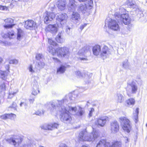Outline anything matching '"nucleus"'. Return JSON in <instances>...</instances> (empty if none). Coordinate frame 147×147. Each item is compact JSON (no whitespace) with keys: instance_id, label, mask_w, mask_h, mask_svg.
Masks as SVG:
<instances>
[{"instance_id":"obj_1","label":"nucleus","mask_w":147,"mask_h":147,"mask_svg":"<svg viewBox=\"0 0 147 147\" xmlns=\"http://www.w3.org/2000/svg\"><path fill=\"white\" fill-rule=\"evenodd\" d=\"M57 111L60 113V120L65 123H70L72 120V118L70 115L67 112V110L64 105L57 106Z\"/></svg>"},{"instance_id":"obj_2","label":"nucleus","mask_w":147,"mask_h":147,"mask_svg":"<svg viewBox=\"0 0 147 147\" xmlns=\"http://www.w3.org/2000/svg\"><path fill=\"white\" fill-rule=\"evenodd\" d=\"M93 131L91 133L88 134L84 130L81 131L79 136V140L80 141H91L94 140L98 136L97 132L95 131L93 128Z\"/></svg>"},{"instance_id":"obj_3","label":"nucleus","mask_w":147,"mask_h":147,"mask_svg":"<svg viewBox=\"0 0 147 147\" xmlns=\"http://www.w3.org/2000/svg\"><path fill=\"white\" fill-rule=\"evenodd\" d=\"M138 89V86L133 80H130L127 81L126 91L127 94L129 96H131V94H136Z\"/></svg>"},{"instance_id":"obj_4","label":"nucleus","mask_w":147,"mask_h":147,"mask_svg":"<svg viewBox=\"0 0 147 147\" xmlns=\"http://www.w3.org/2000/svg\"><path fill=\"white\" fill-rule=\"evenodd\" d=\"M115 16L118 22H123L125 25H126L130 23L131 19L127 13L122 14L119 12H117L115 13Z\"/></svg>"},{"instance_id":"obj_5","label":"nucleus","mask_w":147,"mask_h":147,"mask_svg":"<svg viewBox=\"0 0 147 147\" xmlns=\"http://www.w3.org/2000/svg\"><path fill=\"white\" fill-rule=\"evenodd\" d=\"M119 120L123 129L127 133H129L131 129L129 120L125 117H120Z\"/></svg>"},{"instance_id":"obj_6","label":"nucleus","mask_w":147,"mask_h":147,"mask_svg":"<svg viewBox=\"0 0 147 147\" xmlns=\"http://www.w3.org/2000/svg\"><path fill=\"white\" fill-rule=\"evenodd\" d=\"M102 145L105 147H121V143L120 142H116L111 145L110 143L107 142L106 140L101 139L98 143L96 147H100Z\"/></svg>"},{"instance_id":"obj_7","label":"nucleus","mask_w":147,"mask_h":147,"mask_svg":"<svg viewBox=\"0 0 147 147\" xmlns=\"http://www.w3.org/2000/svg\"><path fill=\"white\" fill-rule=\"evenodd\" d=\"M57 54L59 57L67 58L69 55V52L68 48L66 47H58L56 49Z\"/></svg>"},{"instance_id":"obj_8","label":"nucleus","mask_w":147,"mask_h":147,"mask_svg":"<svg viewBox=\"0 0 147 147\" xmlns=\"http://www.w3.org/2000/svg\"><path fill=\"white\" fill-rule=\"evenodd\" d=\"M77 96L78 95L77 94H75L74 93H70L68 95H66L65 97L63 100L58 101V103L59 106L62 105H64L65 106H67L66 105L67 103L68 98L70 100H74L77 97Z\"/></svg>"},{"instance_id":"obj_9","label":"nucleus","mask_w":147,"mask_h":147,"mask_svg":"<svg viewBox=\"0 0 147 147\" xmlns=\"http://www.w3.org/2000/svg\"><path fill=\"white\" fill-rule=\"evenodd\" d=\"M80 52L82 55H84V57H80L79 59L84 61H88L87 57L91 55L89 46H84L82 48Z\"/></svg>"},{"instance_id":"obj_10","label":"nucleus","mask_w":147,"mask_h":147,"mask_svg":"<svg viewBox=\"0 0 147 147\" xmlns=\"http://www.w3.org/2000/svg\"><path fill=\"white\" fill-rule=\"evenodd\" d=\"M58 101H59L57 100L55 103L52 102H47L44 105L45 108L49 109L51 113H56L57 111V109L58 108V107H57V106H59L58 103Z\"/></svg>"},{"instance_id":"obj_11","label":"nucleus","mask_w":147,"mask_h":147,"mask_svg":"<svg viewBox=\"0 0 147 147\" xmlns=\"http://www.w3.org/2000/svg\"><path fill=\"white\" fill-rule=\"evenodd\" d=\"M67 18V15L64 13L59 14L56 19V22L59 27H61L65 23Z\"/></svg>"},{"instance_id":"obj_12","label":"nucleus","mask_w":147,"mask_h":147,"mask_svg":"<svg viewBox=\"0 0 147 147\" xmlns=\"http://www.w3.org/2000/svg\"><path fill=\"white\" fill-rule=\"evenodd\" d=\"M127 5L129 7L132 9H134V11H135L136 13H138V14H140L142 13V10L135 3L133 2L132 0H127L126 2Z\"/></svg>"},{"instance_id":"obj_13","label":"nucleus","mask_w":147,"mask_h":147,"mask_svg":"<svg viewBox=\"0 0 147 147\" xmlns=\"http://www.w3.org/2000/svg\"><path fill=\"white\" fill-rule=\"evenodd\" d=\"M108 27L114 31L119 30V27L118 22L115 20L110 19L108 22Z\"/></svg>"},{"instance_id":"obj_14","label":"nucleus","mask_w":147,"mask_h":147,"mask_svg":"<svg viewBox=\"0 0 147 147\" xmlns=\"http://www.w3.org/2000/svg\"><path fill=\"white\" fill-rule=\"evenodd\" d=\"M55 17V15L54 13L47 11L44 16L45 23L47 24H48L53 20Z\"/></svg>"},{"instance_id":"obj_15","label":"nucleus","mask_w":147,"mask_h":147,"mask_svg":"<svg viewBox=\"0 0 147 147\" xmlns=\"http://www.w3.org/2000/svg\"><path fill=\"white\" fill-rule=\"evenodd\" d=\"M93 4L92 3L91 6H87L86 4H80L78 7V12L83 14H84L88 12V10L92 9L93 7Z\"/></svg>"},{"instance_id":"obj_16","label":"nucleus","mask_w":147,"mask_h":147,"mask_svg":"<svg viewBox=\"0 0 147 147\" xmlns=\"http://www.w3.org/2000/svg\"><path fill=\"white\" fill-rule=\"evenodd\" d=\"M111 54L110 49L107 46H104L101 51L100 54L101 57L104 59L108 57Z\"/></svg>"},{"instance_id":"obj_17","label":"nucleus","mask_w":147,"mask_h":147,"mask_svg":"<svg viewBox=\"0 0 147 147\" xmlns=\"http://www.w3.org/2000/svg\"><path fill=\"white\" fill-rule=\"evenodd\" d=\"M108 120L109 118L107 117L103 116L100 117L97 119L96 121L95 122V123L98 126L103 127Z\"/></svg>"},{"instance_id":"obj_18","label":"nucleus","mask_w":147,"mask_h":147,"mask_svg":"<svg viewBox=\"0 0 147 147\" xmlns=\"http://www.w3.org/2000/svg\"><path fill=\"white\" fill-rule=\"evenodd\" d=\"M6 141L9 142L10 144H13L16 147L19 145L22 142L21 139L18 137V138H10L6 140Z\"/></svg>"},{"instance_id":"obj_19","label":"nucleus","mask_w":147,"mask_h":147,"mask_svg":"<svg viewBox=\"0 0 147 147\" xmlns=\"http://www.w3.org/2000/svg\"><path fill=\"white\" fill-rule=\"evenodd\" d=\"M36 24L32 20H28L25 21L24 27L27 29L33 30L35 28Z\"/></svg>"},{"instance_id":"obj_20","label":"nucleus","mask_w":147,"mask_h":147,"mask_svg":"<svg viewBox=\"0 0 147 147\" xmlns=\"http://www.w3.org/2000/svg\"><path fill=\"white\" fill-rule=\"evenodd\" d=\"M111 130L112 133H115L119 129V125L117 121H114L111 123Z\"/></svg>"},{"instance_id":"obj_21","label":"nucleus","mask_w":147,"mask_h":147,"mask_svg":"<svg viewBox=\"0 0 147 147\" xmlns=\"http://www.w3.org/2000/svg\"><path fill=\"white\" fill-rule=\"evenodd\" d=\"M66 4L65 0H60L57 1L56 5L58 8L62 11L65 9Z\"/></svg>"},{"instance_id":"obj_22","label":"nucleus","mask_w":147,"mask_h":147,"mask_svg":"<svg viewBox=\"0 0 147 147\" xmlns=\"http://www.w3.org/2000/svg\"><path fill=\"white\" fill-rule=\"evenodd\" d=\"M5 22L7 23H9L3 25L4 27L5 28H12L15 25L14 24H13V20L11 18H8L5 19L4 20Z\"/></svg>"},{"instance_id":"obj_23","label":"nucleus","mask_w":147,"mask_h":147,"mask_svg":"<svg viewBox=\"0 0 147 147\" xmlns=\"http://www.w3.org/2000/svg\"><path fill=\"white\" fill-rule=\"evenodd\" d=\"M46 30L52 33H55L57 31V28L56 25H49L46 28Z\"/></svg>"},{"instance_id":"obj_24","label":"nucleus","mask_w":147,"mask_h":147,"mask_svg":"<svg viewBox=\"0 0 147 147\" xmlns=\"http://www.w3.org/2000/svg\"><path fill=\"white\" fill-rule=\"evenodd\" d=\"M16 117V115L13 114H5L1 116V118L3 119L6 120L7 119H13Z\"/></svg>"},{"instance_id":"obj_25","label":"nucleus","mask_w":147,"mask_h":147,"mask_svg":"<svg viewBox=\"0 0 147 147\" xmlns=\"http://www.w3.org/2000/svg\"><path fill=\"white\" fill-rule=\"evenodd\" d=\"M66 109H67V112L69 114L74 115L76 116V115L77 111V108L76 107H72L71 106H68V107H65Z\"/></svg>"},{"instance_id":"obj_26","label":"nucleus","mask_w":147,"mask_h":147,"mask_svg":"<svg viewBox=\"0 0 147 147\" xmlns=\"http://www.w3.org/2000/svg\"><path fill=\"white\" fill-rule=\"evenodd\" d=\"M80 19V14L78 13L73 12L71 15V19L73 21L77 22Z\"/></svg>"},{"instance_id":"obj_27","label":"nucleus","mask_w":147,"mask_h":147,"mask_svg":"<svg viewBox=\"0 0 147 147\" xmlns=\"http://www.w3.org/2000/svg\"><path fill=\"white\" fill-rule=\"evenodd\" d=\"M69 2L68 5V10L70 11H73L75 9L76 6L74 0H69Z\"/></svg>"},{"instance_id":"obj_28","label":"nucleus","mask_w":147,"mask_h":147,"mask_svg":"<svg viewBox=\"0 0 147 147\" xmlns=\"http://www.w3.org/2000/svg\"><path fill=\"white\" fill-rule=\"evenodd\" d=\"M92 51L93 54L95 55H98L101 51L100 46L98 45H95L93 47Z\"/></svg>"},{"instance_id":"obj_29","label":"nucleus","mask_w":147,"mask_h":147,"mask_svg":"<svg viewBox=\"0 0 147 147\" xmlns=\"http://www.w3.org/2000/svg\"><path fill=\"white\" fill-rule=\"evenodd\" d=\"M85 113L84 109L81 107H79V109L76 112V116L81 117Z\"/></svg>"},{"instance_id":"obj_30","label":"nucleus","mask_w":147,"mask_h":147,"mask_svg":"<svg viewBox=\"0 0 147 147\" xmlns=\"http://www.w3.org/2000/svg\"><path fill=\"white\" fill-rule=\"evenodd\" d=\"M64 32L61 31L60 32H59L56 37L55 39L57 41L58 43H61L63 42V38L61 37L63 35Z\"/></svg>"},{"instance_id":"obj_31","label":"nucleus","mask_w":147,"mask_h":147,"mask_svg":"<svg viewBox=\"0 0 147 147\" xmlns=\"http://www.w3.org/2000/svg\"><path fill=\"white\" fill-rule=\"evenodd\" d=\"M139 114V108H137L135 111V113H134L133 119L136 123L138 121V115Z\"/></svg>"},{"instance_id":"obj_32","label":"nucleus","mask_w":147,"mask_h":147,"mask_svg":"<svg viewBox=\"0 0 147 147\" xmlns=\"http://www.w3.org/2000/svg\"><path fill=\"white\" fill-rule=\"evenodd\" d=\"M66 70V67L64 65H61L57 69V74H62L64 73Z\"/></svg>"},{"instance_id":"obj_33","label":"nucleus","mask_w":147,"mask_h":147,"mask_svg":"<svg viewBox=\"0 0 147 147\" xmlns=\"http://www.w3.org/2000/svg\"><path fill=\"white\" fill-rule=\"evenodd\" d=\"M135 100L132 98L128 99L126 101L127 106L130 107H131L134 104Z\"/></svg>"},{"instance_id":"obj_34","label":"nucleus","mask_w":147,"mask_h":147,"mask_svg":"<svg viewBox=\"0 0 147 147\" xmlns=\"http://www.w3.org/2000/svg\"><path fill=\"white\" fill-rule=\"evenodd\" d=\"M38 92H39L38 86L36 85H34L32 90V95H31L32 96H33V95L34 96H35L38 94Z\"/></svg>"},{"instance_id":"obj_35","label":"nucleus","mask_w":147,"mask_h":147,"mask_svg":"<svg viewBox=\"0 0 147 147\" xmlns=\"http://www.w3.org/2000/svg\"><path fill=\"white\" fill-rule=\"evenodd\" d=\"M47 50L49 52L53 55H54L57 53L56 50L51 45L49 46Z\"/></svg>"},{"instance_id":"obj_36","label":"nucleus","mask_w":147,"mask_h":147,"mask_svg":"<svg viewBox=\"0 0 147 147\" xmlns=\"http://www.w3.org/2000/svg\"><path fill=\"white\" fill-rule=\"evenodd\" d=\"M45 65V63L41 61L38 62L36 64L35 67L37 69H40L44 67Z\"/></svg>"},{"instance_id":"obj_37","label":"nucleus","mask_w":147,"mask_h":147,"mask_svg":"<svg viewBox=\"0 0 147 147\" xmlns=\"http://www.w3.org/2000/svg\"><path fill=\"white\" fill-rule=\"evenodd\" d=\"M23 36V33L22 31L20 29H18L17 39L20 40L22 38Z\"/></svg>"},{"instance_id":"obj_38","label":"nucleus","mask_w":147,"mask_h":147,"mask_svg":"<svg viewBox=\"0 0 147 147\" xmlns=\"http://www.w3.org/2000/svg\"><path fill=\"white\" fill-rule=\"evenodd\" d=\"M42 129L45 130H52L53 129L52 124H45L41 127Z\"/></svg>"},{"instance_id":"obj_39","label":"nucleus","mask_w":147,"mask_h":147,"mask_svg":"<svg viewBox=\"0 0 147 147\" xmlns=\"http://www.w3.org/2000/svg\"><path fill=\"white\" fill-rule=\"evenodd\" d=\"M80 2H84L85 4H86L87 6H91L93 3L92 0H78Z\"/></svg>"},{"instance_id":"obj_40","label":"nucleus","mask_w":147,"mask_h":147,"mask_svg":"<svg viewBox=\"0 0 147 147\" xmlns=\"http://www.w3.org/2000/svg\"><path fill=\"white\" fill-rule=\"evenodd\" d=\"M20 107H24L26 109L28 106V101L26 100L24 101L21 102L20 104Z\"/></svg>"},{"instance_id":"obj_41","label":"nucleus","mask_w":147,"mask_h":147,"mask_svg":"<svg viewBox=\"0 0 147 147\" xmlns=\"http://www.w3.org/2000/svg\"><path fill=\"white\" fill-rule=\"evenodd\" d=\"M117 96L118 97V102H121L123 100V96L121 94L117 93Z\"/></svg>"},{"instance_id":"obj_42","label":"nucleus","mask_w":147,"mask_h":147,"mask_svg":"<svg viewBox=\"0 0 147 147\" xmlns=\"http://www.w3.org/2000/svg\"><path fill=\"white\" fill-rule=\"evenodd\" d=\"M7 35L10 39L12 38L14 36V33L13 31H11L8 32Z\"/></svg>"},{"instance_id":"obj_43","label":"nucleus","mask_w":147,"mask_h":147,"mask_svg":"<svg viewBox=\"0 0 147 147\" xmlns=\"http://www.w3.org/2000/svg\"><path fill=\"white\" fill-rule=\"evenodd\" d=\"M48 42L50 45H52L53 46H56L57 45V44L55 41L51 39H48Z\"/></svg>"},{"instance_id":"obj_44","label":"nucleus","mask_w":147,"mask_h":147,"mask_svg":"<svg viewBox=\"0 0 147 147\" xmlns=\"http://www.w3.org/2000/svg\"><path fill=\"white\" fill-rule=\"evenodd\" d=\"M123 67L125 68H127L129 67V64L127 62V60H125L123 62Z\"/></svg>"},{"instance_id":"obj_45","label":"nucleus","mask_w":147,"mask_h":147,"mask_svg":"<svg viewBox=\"0 0 147 147\" xmlns=\"http://www.w3.org/2000/svg\"><path fill=\"white\" fill-rule=\"evenodd\" d=\"M66 33L68 34H70L71 33V30H72V28L67 26H66Z\"/></svg>"},{"instance_id":"obj_46","label":"nucleus","mask_w":147,"mask_h":147,"mask_svg":"<svg viewBox=\"0 0 147 147\" xmlns=\"http://www.w3.org/2000/svg\"><path fill=\"white\" fill-rule=\"evenodd\" d=\"M5 73L3 71H1L0 72V76L1 79L3 80L5 79Z\"/></svg>"},{"instance_id":"obj_47","label":"nucleus","mask_w":147,"mask_h":147,"mask_svg":"<svg viewBox=\"0 0 147 147\" xmlns=\"http://www.w3.org/2000/svg\"><path fill=\"white\" fill-rule=\"evenodd\" d=\"M18 61L16 59H14L9 61V64H16L18 63Z\"/></svg>"},{"instance_id":"obj_48","label":"nucleus","mask_w":147,"mask_h":147,"mask_svg":"<svg viewBox=\"0 0 147 147\" xmlns=\"http://www.w3.org/2000/svg\"><path fill=\"white\" fill-rule=\"evenodd\" d=\"M42 54L39 53L36 55V58L38 60H39L40 59L42 58Z\"/></svg>"},{"instance_id":"obj_49","label":"nucleus","mask_w":147,"mask_h":147,"mask_svg":"<svg viewBox=\"0 0 147 147\" xmlns=\"http://www.w3.org/2000/svg\"><path fill=\"white\" fill-rule=\"evenodd\" d=\"M51 124L53 129L55 128H57L59 125V124L57 123H54Z\"/></svg>"},{"instance_id":"obj_50","label":"nucleus","mask_w":147,"mask_h":147,"mask_svg":"<svg viewBox=\"0 0 147 147\" xmlns=\"http://www.w3.org/2000/svg\"><path fill=\"white\" fill-rule=\"evenodd\" d=\"M35 96H33L32 95L30 96V98L29 99V100L30 103H33L34 100V98Z\"/></svg>"},{"instance_id":"obj_51","label":"nucleus","mask_w":147,"mask_h":147,"mask_svg":"<svg viewBox=\"0 0 147 147\" xmlns=\"http://www.w3.org/2000/svg\"><path fill=\"white\" fill-rule=\"evenodd\" d=\"M76 74L78 77L80 78L82 77V75L81 72L80 71H78L76 72Z\"/></svg>"},{"instance_id":"obj_52","label":"nucleus","mask_w":147,"mask_h":147,"mask_svg":"<svg viewBox=\"0 0 147 147\" xmlns=\"http://www.w3.org/2000/svg\"><path fill=\"white\" fill-rule=\"evenodd\" d=\"M44 113L43 111H37L35 113V114L37 115H38L39 116H40L42 115H43Z\"/></svg>"},{"instance_id":"obj_53","label":"nucleus","mask_w":147,"mask_h":147,"mask_svg":"<svg viewBox=\"0 0 147 147\" xmlns=\"http://www.w3.org/2000/svg\"><path fill=\"white\" fill-rule=\"evenodd\" d=\"M94 111V109L93 108H92L90 111L89 113L88 114V117H90L92 116L93 112Z\"/></svg>"},{"instance_id":"obj_54","label":"nucleus","mask_w":147,"mask_h":147,"mask_svg":"<svg viewBox=\"0 0 147 147\" xmlns=\"http://www.w3.org/2000/svg\"><path fill=\"white\" fill-rule=\"evenodd\" d=\"M17 106V105L16 103L13 102L12 103V105L10 106L9 107L11 108H13L14 109H16V107Z\"/></svg>"},{"instance_id":"obj_55","label":"nucleus","mask_w":147,"mask_h":147,"mask_svg":"<svg viewBox=\"0 0 147 147\" xmlns=\"http://www.w3.org/2000/svg\"><path fill=\"white\" fill-rule=\"evenodd\" d=\"M29 69L30 72H34V71L32 69V65H30L29 67Z\"/></svg>"},{"instance_id":"obj_56","label":"nucleus","mask_w":147,"mask_h":147,"mask_svg":"<svg viewBox=\"0 0 147 147\" xmlns=\"http://www.w3.org/2000/svg\"><path fill=\"white\" fill-rule=\"evenodd\" d=\"M16 93L13 92V93H9V96H8V98H11L13 97V95Z\"/></svg>"},{"instance_id":"obj_57","label":"nucleus","mask_w":147,"mask_h":147,"mask_svg":"<svg viewBox=\"0 0 147 147\" xmlns=\"http://www.w3.org/2000/svg\"><path fill=\"white\" fill-rule=\"evenodd\" d=\"M7 8L5 6L0 5V9L2 10H7Z\"/></svg>"},{"instance_id":"obj_58","label":"nucleus","mask_w":147,"mask_h":147,"mask_svg":"<svg viewBox=\"0 0 147 147\" xmlns=\"http://www.w3.org/2000/svg\"><path fill=\"white\" fill-rule=\"evenodd\" d=\"M87 25L86 24H84L81 25L80 27V28L81 30H82Z\"/></svg>"},{"instance_id":"obj_59","label":"nucleus","mask_w":147,"mask_h":147,"mask_svg":"<svg viewBox=\"0 0 147 147\" xmlns=\"http://www.w3.org/2000/svg\"><path fill=\"white\" fill-rule=\"evenodd\" d=\"M7 43V42H3L0 40V45H5Z\"/></svg>"},{"instance_id":"obj_60","label":"nucleus","mask_w":147,"mask_h":147,"mask_svg":"<svg viewBox=\"0 0 147 147\" xmlns=\"http://www.w3.org/2000/svg\"><path fill=\"white\" fill-rule=\"evenodd\" d=\"M59 147H67V146L65 144L61 143L59 145Z\"/></svg>"},{"instance_id":"obj_61","label":"nucleus","mask_w":147,"mask_h":147,"mask_svg":"<svg viewBox=\"0 0 147 147\" xmlns=\"http://www.w3.org/2000/svg\"><path fill=\"white\" fill-rule=\"evenodd\" d=\"M124 138H125V142L126 143L129 142L128 139L127 138L125 137H124Z\"/></svg>"},{"instance_id":"obj_62","label":"nucleus","mask_w":147,"mask_h":147,"mask_svg":"<svg viewBox=\"0 0 147 147\" xmlns=\"http://www.w3.org/2000/svg\"><path fill=\"white\" fill-rule=\"evenodd\" d=\"M53 59L54 60H55L57 62H58L59 61V59L57 58H55L54 57V58H53Z\"/></svg>"},{"instance_id":"obj_63","label":"nucleus","mask_w":147,"mask_h":147,"mask_svg":"<svg viewBox=\"0 0 147 147\" xmlns=\"http://www.w3.org/2000/svg\"><path fill=\"white\" fill-rule=\"evenodd\" d=\"M25 147H31V146L30 145H28L26 146V145H25Z\"/></svg>"},{"instance_id":"obj_64","label":"nucleus","mask_w":147,"mask_h":147,"mask_svg":"<svg viewBox=\"0 0 147 147\" xmlns=\"http://www.w3.org/2000/svg\"><path fill=\"white\" fill-rule=\"evenodd\" d=\"M3 61V59L2 58L0 57V63H1Z\"/></svg>"}]
</instances>
